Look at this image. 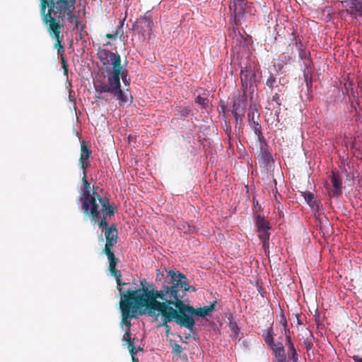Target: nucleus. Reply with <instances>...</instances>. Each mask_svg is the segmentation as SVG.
<instances>
[{
	"label": "nucleus",
	"mask_w": 362,
	"mask_h": 362,
	"mask_svg": "<svg viewBox=\"0 0 362 362\" xmlns=\"http://www.w3.org/2000/svg\"><path fill=\"white\" fill-rule=\"evenodd\" d=\"M40 11L42 21L50 37L54 40V48L61 57V63L65 76H68V64L64 57L62 45L65 18L70 16L76 8V0H40Z\"/></svg>",
	"instance_id": "1"
},
{
	"label": "nucleus",
	"mask_w": 362,
	"mask_h": 362,
	"mask_svg": "<svg viewBox=\"0 0 362 362\" xmlns=\"http://www.w3.org/2000/svg\"><path fill=\"white\" fill-rule=\"evenodd\" d=\"M82 183L80 202L84 214L91 221L98 223L99 228L107 226V217L115 214V208L110 204L107 198L101 197L95 191L90 192V185L85 173L82 177Z\"/></svg>",
	"instance_id": "2"
},
{
	"label": "nucleus",
	"mask_w": 362,
	"mask_h": 362,
	"mask_svg": "<svg viewBox=\"0 0 362 362\" xmlns=\"http://www.w3.org/2000/svg\"><path fill=\"white\" fill-rule=\"evenodd\" d=\"M148 301H145L148 308V315L151 317H162V322L160 326L164 327L166 333L169 332V322L175 321L181 327H185L190 331L193 330L195 321L189 316L185 315L182 310L175 308L173 305L166 300H158L159 297L151 292V296Z\"/></svg>",
	"instance_id": "3"
},
{
	"label": "nucleus",
	"mask_w": 362,
	"mask_h": 362,
	"mask_svg": "<svg viewBox=\"0 0 362 362\" xmlns=\"http://www.w3.org/2000/svg\"><path fill=\"white\" fill-rule=\"evenodd\" d=\"M195 290L194 286L189 285L188 279L185 274L173 270L168 271V277L160 290L150 289L151 292L158 296L160 300H166L175 308L180 309L182 308V305H188L185 304L183 300L187 292Z\"/></svg>",
	"instance_id": "4"
},
{
	"label": "nucleus",
	"mask_w": 362,
	"mask_h": 362,
	"mask_svg": "<svg viewBox=\"0 0 362 362\" xmlns=\"http://www.w3.org/2000/svg\"><path fill=\"white\" fill-rule=\"evenodd\" d=\"M141 288L136 290H128L126 293H122L119 302L122 312V325L126 327V330H130V318L136 317V313L144 315L148 313V308L145 301H148L151 296V291L146 286L145 279L140 281Z\"/></svg>",
	"instance_id": "5"
},
{
	"label": "nucleus",
	"mask_w": 362,
	"mask_h": 362,
	"mask_svg": "<svg viewBox=\"0 0 362 362\" xmlns=\"http://www.w3.org/2000/svg\"><path fill=\"white\" fill-rule=\"evenodd\" d=\"M107 75L102 73L94 81L95 98L108 101V95L116 98L120 105L132 102L133 98L128 91L123 92L119 81L120 70H107Z\"/></svg>",
	"instance_id": "6"
},
{
	"label": "nucleus",
	"mask_w": 362,
	"mask_h": 362,
	"mask_svg": "<svg viewBox=\"0 0 362 362\" xmlns=\"http://www.w3.org/2000/svg\"><path fill=\"white\" fill-rule=\"evenodd\" d=\"M100 228L104 232L106 240L103 253L105 254L107 257L109 262V271L111 275L115 278L117 288L121 292L122 286L126 284L122 282L121 272L117 269V265L119 262V259L115 257L112 251V247L117 244L118 240L117 229L115 224H112L110 226H108V225L107 226H103Z\"/></svg>",
	"instance_id": "7"
},
{
	"label": "nucleus",
	"mask_w": 362,
	"mask_h": 362,
	"mask_svg": "<svg viewBox=\"0 0 362 362\" xmlns=\"http://www.w3.org/2000/svg\"><path fill=\"white\" fill-rule=\"evenodd\" d=\"M251 4L244 0H230L229 9L233 16V22L235 25H240L245 21V14Z\"/></svg>",
	"instance_id": "8"
},
{
	"label": "nucleus",
	"mask_w": 362,
	"mask_h": 362,
	"mask_svg": "<svg viewBox=\"0 0 362 362\" xmlns=\"http://www.w3.org/2000/svg\"><path fill=\"white\" fill-rule=\"evenodd\" d=\"M97 57L104 66L111 65V70H120L122 60L119 54L100 47L97 52Z\"/></svg>",
	"instance_id": "9"
},
{
	"label": "nucleus",
	"mask_w": 362,
	"mask_h": 362,
	"mask_svg": "<svg viewBox=\"0 0 362 362\" xmlns=\"http://www.w3.org/2000/svg\"><path fill=\"white\" fill-rule=\"evenodd\" d=\"M265 343L272 349L273 354L277 359V362H288L285 355V349L281 341L277 343L274 341L273 329L272 327L267 329V332L263 334Z\"/></svg>",
	"instance_id": "10"
},
{
	"label": "nucleus",
	"mask_w": 362,
	"mask_h": 362,
	"mask_svg": "<svg viewBox=\"0 0 362 362\" xmlns=\"http://www.w3.org/2000/svg\"><path fill=\"white\" fill-rule=\"evenodd\" d=\"M153 26L152 19L146 13L137 18L134 25V29L145 39L146 36L149 37Z\"/></svg>",
	"instance_id": "11"
},
{
	"label": "nucleus",
	"mask_w": 362,
	"mask_h": 362,
	"mask_svg": "<svg viewBox=\"0 0 362 362\" xmlns=\"http://www.w3.org/2000/svg\"><path fill=\"white\" fill-rule=\"evenodd\" d=\"M247 119L250 128L257 136V140L264 138L260 124V115L255 107H250L247 113Z\"/></svg>",
	"instance_id": "12"
},
{
	"label": "nucleus",
	"mask_w": 362,
	"mask_h": 362,
	"mask_svg": "<svg viewBox=\"0 0 362 362\" xmlns=\"http://www.w3.org/2000/svg\"><path fill=\"white\" fill-rule=\"evenodd\" d=\"M216 304L217 301L215 300L213 303H211L210 305L204 306L203 308H194L190 305H182V308L180 310H182V312L185 315L189 316L191 318H193V316L204 317L206 315H209L215 309Z\"/></svg>",
	"instance_id": "13"
},
{
	"label": "nucleus",
	"mask_w": 362,
	"mask_h": 362,
	"mask_svg": "<svg viewBox=\"0 0 362 362\" xmlns=\"http://www.w3.org/2000/svg\"><path fill=\"white\" fill-rule=\"evenodd\" d=\"M247 105V101L245 95H243L235 100L232 113L235 117L236 125L239 124L241 126L243 124Z\"/></svg>",
	"instance_id": "14"
},
{
	"label": "nucleus",
	"mask_w": 362,
	"mask_h": 362,
	"mask_svg": "<svg viewBox=\"0 0 362 362\" xmlns=\"http://www.w3.org/2000/svg\"><path fill=\"white\" fill-rule=\"evenodd\" d=\"M341 4L347 15L362 18V0H345Z\"/></svg>",
	"instance_id": "15"
},
{
	"label": "nucleus",
	"mask_w": 362,
	"mask_h": 362,
	"mask_svg": "<svg viewBox=\"0 0 362 362\" xmlns=\"http://www.w3.org/2000/svg\"><path fill=\"white\" fill-rule=\"evenodd\" d=\"M259 142V153L258 155L259 161L261 165L264 167L268 166L271 163L274 162L272 156L269 151V146L265 138L257 140Z\"/></svg>",
	"instance_id": "16"
},
{
	"label": "nucleus",
	"mask_w": 362,
	"mask_h": 362,
	"mask_svg": "<svg viewBox=\"0 0 362 362\" xmlns=\"http://www.w3.org/2000/svg\"><path fill=\"white\" fill-rule=\"evenodd\" d=\"M331 182L334 189L330 192L333 197H338L342 194V180L338 173H332Z\"/></svg>",
	"instance_id": "17"
},
{
	"label": "nucleus",
	"mask_w": 362,
	"mask_h": 362,
	"mask_svg": "<svg viewBox=\"0 0 362 362\" xmlns=\"http://www.w3.org/2000/svg\"><path fill=\"white\" fill-rule=\"evenodd\" d=\"M296 45L299 51L300 59L304 60V64L308 67L310 64V53L304 49V46L300 40H296Z\"/></svg>",
	"instance_id": "18"
},
{
	"label": "nucleus",
	"mask_w": 362,
	"mask_h": 362,
	"mask_svg": "<svg viewBox=\"0 0 362 362\" xmlns=\"http://www.w3.org/2000/svg\"><path fill=\"white\" fill-rule=\"evenodd\" d=\"M301 195L303 197L306 203L311 207L313 210H317L318 209V202L316 200L314 194H313L310 192L305 191L302 192Z\"/></svg>",
	"instance_id": "19"
},
{
	"label": "nucleus",
	"mask_w": 362,
	"mask_h": 362,
	"mask_svg": "<svg viewBox=\"0 0 362 362\" xmlns=\"http://www.w3.org/2000/svg\"><path fill=\"white\" fill-rule=\"evenodd\" d=\"M269 229H265L262 230L258 231V237L261 240L262 243L263 248L266 250L267 248L269 247V240L270 237V233L268 232Z\"/></svg>",
	"instance_id": "20"
},
{
	"label": "nucleus",
	"mask_w": 362,
	"mask_h": 362,
	"mask_svg": "<svg viewBox=\"0 0 362 362\" xmlns=\"http://www.w3.org/2000/svg\"><path fill=\"white\" fill-rule=\"evenodd\" d=\"M91 150L88 148L86 142L83 141L81 143V154L79 160H88L91 155Z\"/></svg>",
	"instance_id": "21"
},
{
	"label": "nucleus",
	"mask_w": 362,
	"mask_h": 362,
	"mask_svg": "<svg viewBox=\"0 0 362 362\" xmlns=\"http://www.w3.org/2000/svg\"><path fill=\"white\" fill-rule=\"evenodd\" d=\"M256 226L257 227V230L270 229L269 222L265 220L264 217H262L259 215L256 218Z\"/></svg>",
	"instance_id": "22"
},
{
	"label": "nucleus",
	"mask_w": 362,
	"mask_h": 362,
	"mask_svg": "<svg viewBox=\"0 0 362 362\" xmlns=\"http://www.w3.org/2000/svg\"><path fill=\"white\" fill-rule=\"evenodd\" d=\"M123 25H124V21H119V24L116 27V30L114 32V33L110 34L107 33L106 35V37L107 38H112V39H117L119 35H123Z\"/></svg>",
	"instance_id": "23"
},
{
	"label": "nucleus",
	"mask_w": 362,
	"mask_h": 362,
	"mask_svg": "<svg viewBox=\"0 0 362 362\" xmlns=\"http://www.w3.org/2000/svg\"><path fill=\"white\" fill-rule=\"evenodd\" d=\"M266 86L268 87L270 93H272L275 88H279L276 77L271 75L266 81Z\"/></svg>",
	"instance_id": "24"
},
{
	"label": "nucleus",
	"mask_w": 362,
	"mask_h": 362,
	"mask_svg": "<svg viewBox=\"0 0 362 362\" xmlns=\"http://www.w3.org/2000/svg\"><path fill=\"white\" fill-rule=\"evenodd\" d=\"M120 73L121 74H119V78H122L125 86H129L130 83V79L129 78H128V71L127 69H123L122 65L120 69Z\"/></svg>",
	"instance_id": "25"
},
{
	"label": "nucleus",
	"mask_w": 362,
	"mask_h": 362,
	"mask_svg": "<svg viewBox=\"0 0 362 362\" xmlns=\"http://www.w3.org/2000/svg\"><path fill=\"white\" fill-rule=\"evenodd\" d=\"M309 334H310V337H308L307 339H305L303 341V344L305 346V349L307 350V351L311 350L313 348V341H312V339L313 338V334L309 332Z\"/></svg>",
	"instance_id": "26"
},
{
	"label": "nucleus",
	"mask_w": 362,
	"mask_h": 362,
	"mask_svg": "<svg viewBox=\"0 0 362 362\" xmlns=\"http://www.w3.org/2000/svg\"><path fill=\"white\" fill-rule=\"evenodd\" d=\"M81 168L83 170V175L84 173H86V169L90 166V163L89 159L88 160H79Z\"/></svg>",
	"instance_id": "27"
},
{
	"label": "nucleus",
	"mask_w": 362,
	"mask_h": 362,
	"mask_svg": "<svg viewBox=\"0 0 362 362\" xmlns=\"http://www.w3.org/2000/svg\"><path fill=\"white\" fill-rule=\"evenodd\" d=\"M196 103L202 105L203 107H206L207 106L208 100L206 98L199 95L196 98Z\"/></svg>",
	"instance_id": "28"
},
{
	"label": "nucleus",
	"mask_w": 362,
	"mask_h": 362,
	"mask_svg": "<svg viewBox=\"0 0 362 362\" xmlns=\"http://www.w3.org/2000/svg\"><path fill=\"white\" fill-rule=\"evenodd\" d=\"M182 351V346L178 344H175L173 346V352L175 354H181Z\"/></svg>",
	"instance_id": "29"
},
{
	"label": "nucleus",
	"mask_w": 362,
	"mask_h": 362,
	"mask_svg": "<svg viewBox=\"0 0 362 362\" xmlns=\"http://www.w3.org/2000/svg\"><path fill=\"white\" fill-rule=\"evenodd\" d=\"M131 339V331L130 330H126L123 337L122 341H126L127 343L132 341Z\"/></svg>",
	"instance_id": "30"
},
{
	"label": "nucleus",
	"mask_w": 362,
	"mask_h": 362,
	"mask_svg": "<svg viewBox=\"0 0 362 362\" xmlns=\"http://www.w3.org/2000/svg\"><path fill=\"white\" fill-rule=\"evenodd\" d=\"M291 359L293 362H298V355L296 350H293L292 352H291Z\"/></svg>",
	"instance_id": "31"
},
{
	"label": "nucleus",
	"mask_w": 362,
	"mask_h": 362,
	"mask_svg": "<svg viewBox=\"0 0 362 362\" xmlns=\"http://www.w3.org/2000/svg\"><path fill=\"white\" fill-rule=\"evenodd\" d=\"M272 100L274 101L279 107L281 105V102L278 93H274V94L272 96Z\"/></svg>",
	"instance_id": "32"
},
{
	"label": "nucleus",
	"mask_w": 362,
	"mask_h": 362,
	"mask_svg": "<svg viewBox=\"0 0 362 362\" xmlns=\"http://www.w3.org/2000/svg\"><path fill=\"white\" fill-rule=\"evenodd\" d=\"M286 342H287V344H288V346L289 347V350L291 351V352H292L293 350H296L295 347H294V345H293V342L291 341V337H287Z\"/></svg>",
	"instance_id": "33"
},
{
	"label": "nucleus",
	"mask_w": 362,
	"mask_h": 362,
	"mask_svg": "<svg viewBox=\"0 0 362 362\" xmlns=\"http://www.w3.org/2000/svg\"><path fill=\"white\" fill-rule=\"evenodd\" d=\"M279 323L282 325L283 327H287V321L284 315H281Z\"/></svg>",
	"instance_id": "34"
},
{
	"label": "nucleus",
	"mask_w": 362,
	"mask_h": 362,
	"mask_svg": "<svg viewBox=\"0 0 362 362\" xmlns=\"http://www.w3.org/2000/svg\"><path fill=\"white\" fill-rule=\"evenodd\" d=\"M230 329H232V331L234 332V334L235 335L238 334V325L235 322L234 323H230Z\"/></svg>",
	"instance_id": "35"
},
{
	"label": "nucleus",
	"mask_w": 362,
	"mask_h": 362,
	"mask_svg": "<svg viewBox=\"0 0 362 362\" xmlns=\"http://www.w3.org/2000/svg\"><path fill=\"white\" fill-rule=\"evenodd\" d=\"M66 18H67L71 23H73V22L76 21V20H78L77 16L73 14V12L71 13V14L70 16H66L65 18V19Z\"/></svg>",
	"instance_id": "36"
},
{
	"label": "nucleus",
	"mask_w": 362,
	"mask_h": 362,
	"mask_svg": "<svg viewBox=\"0 0 362 362\" xmlns=\"http://www.w3.org/2000/svg\"><path fill=\"white\" fill-rule=\"evenodd\" d=\"M190 110L188 108H183L180 110V114L183 117H187Z\"/></svg>",
	"instance_id": "37"
},
{
	"label": "nucleus",
	"mask_w": 362,
	"mask_h": 362,
	"mask_svg": "<svg viewBox=\"0 0 362 362\" xmlns=\"http://www.w3.org/2000/svg\"><path fill=\"white\" fill-rule=\"evenodd\" d=\"M247 73V71H241L240 77H241V80L243 81L246 80Z\"/></svg>",
	"instance_id": "38"
},
{
	"label": "nucleus",
	"mask_w": 362,
	"mask_h": 362,
	"mask_svg": "<svg viewBox=\"0 0 362 362\" xmlns=\"http://www.w3.org/2000/svg\"><path fill=\"white\" fill-rule=\"evenodd\" d=\"M283 329H284V334H285V336H286V339H287L288 337H291L290 336V330H289V329H288L287 327H283Z\"/></svg>",
	"instance_id": "39"
},
{
	"label": "nucleus",
	"mask_w": 362,
	"mask_h": 362,
	"mask_svg": "<svg viewBox=\"0 0 362 362\" xmlns=\"http://www.w3.org/2000/svg\"><path fill=\"white\" fill-rule=\"evenodd\" d=\"M127 346H128V348H129V350H130V349H134V348H135L133 340H132V341H130L127 342Z\"/></svg>",
	"instance_id": "40"
},
{
	"label": "nucleus",
	"mask_w": 362,
	"mask_h": 362,
	"mask_svg": "<svg viewBox=\"0 0 362 362\" xmlns=\"http://www.w3.org/2000/svg\"><path fill=\"white\" fill-rule=\"evenodd\" d=\"M129 351L132 356H135V354L137 353V349L136 347L134 349H130Z\"/></svg>",
	"instance_id": "41"
},
{
	"label": "nucleus",
	"mask_w": 362,
	"mask_h": 362,
	"mask_svg": "<svg viewBox=\"0 0 362 362\" xmlns=\"http://www.w3.org/2000/svg\"><path fill=\"white\" fill-rule=\"evenodd\" d=\"M352 358L354 361V362H362V358H360L357 356H354Z\"/></svg>",
	"instance_id": "42"
},
{
	"label": "nucleus",
	"mask_w": 362,
	"mask_h": 362,
	"mask_svg": "<svg viewBox=\"0 0 362 362\" xmlns=\"http://www.w3.org/2000/svg\"><path fill=\"white\" fill-rule=\"evenodd\" d=\"M78 24H79V22L78 20H76V21H74V25H75V28H77L78 27Z\"/></svg>",
	"instance_id": "43"
},
{
	"label": "nucleus",
	"mask_w": 362,
	"mask_h": 362,
	"mask_svg": "<svg viewBox=\"0 0 362 362\" xmlns=\"http://www.w3.org/2000/svg\"><path fill=\"white\" fill-rule=\"evenodd\" d=\"M133 362H138V359L135 357V356H132Z\"/></svg>",
	"instance_id": "44"
},
{
	"label": "nucleus",
	"mask_w": 362,
	"mask_h": 362,
	"mask_svg": "<svg viewBox=\"0 0 362 362\" xmlns=\"http://www.w3.org/2000/svg\"><path fill=\"white\" fill-rule=\"evenodd\" d=\"M279 112L278 111H276V113H275V116L276 117V121H277V122H279Z\"/></svg>",
	"instance_id": "45"
},
{
	"label": "nucleus",
	"mask_w": 362,
	"mask_h": 362,
	"mask_svg": "<svg viewBox=\"0 0 362 362\" xmlns=\"http://www.w3.org/2000/svg\"><path fill=\"white\" fill-rule=\"evenodd\" d=\"M136 349H137V351H138V350H139V351H142V349H141V347H139V346Z\"/></svg>",
	"instance_id": "46"
},
{
	"label": "nucleus",
	"mask_w": 362,
	"mask_h": 362,
	"mask_svg": "<svg viewBox=\"0 0 362 362\" xmlns=\"http://www.w3.org/2000/svg\"><path fill=\"white\" fill-rule=\"evenodd\" d=\"M84 28H85V25H81V29L82 30V29H83Z\"/></svg>",
	"instance_id": "47"
},
{
	"label": "nucleus",
	"mask_w": 362,
	"mask_h": 362,
	"mask_svg": "<svg viewBox=\"0 0 362 362\" xmlns=\"http://www.w3.org/2000/svg\"><path fill=\"white\" fill-rule=\"evenodd\" d=\"M156 279L160 280V279H159L158 275L156 276Z\"/></svg>",
	"instance_id": "48"
}]
</instances>
